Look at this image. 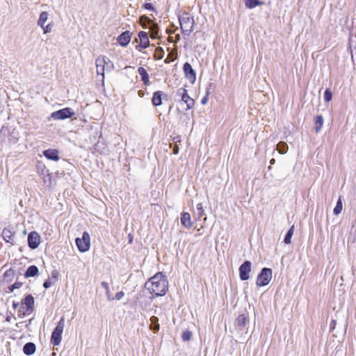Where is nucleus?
I'll list each match as a JSON object with an SVG mask.
<instances>
[{
  "mask_svg": "<svg viewBox=\"0 0 356 356\" xmlns=\"http://www.w3.org/2000/svg\"><path fill=\"white\" fill-rule=\"evenodd\" d=\"M145 286L155 296H162L168 290V282L165 275L158 273L146 282Z\"/></svg>",
  "mask_w": 356,
  "mask_h": 356,
  "instance_id": "1",
  "label": "nucleus"
},
{
  "mask_svg": "<svg viewBox=\"0 0 356 356\" xmlns=\"http://www.w3.org/2000/svg\"><path fill=\"white\" fill-rule=\"evenodd\" d=\"M97 74L102 76V81L104 79L105 71L111 72L114 69L113 63L105 56H99L96 60Z\"/></svg>",
  "mask_w": 356,
  "mask_h": 356,
  "instance_id": "2",
  "label": "nucleus"
},
{
  "mask_svg": "<svg viewBox=\"0 0 356 356\" xmlns=\"http://www.w3.org/2000/svg\"><path fill=\"white\" fill-rule=\"evenodd\" d=\"M179 19L182 33L189 35L193 31L195 24L193 17L189 13H184L179 17Z\"/></svg>",
  "mask_w": 356,
  "mask_h": 356,
  "instance_id": "3",
  "label": "nucleus"
},
{
  "mask_svg": "<svg viewBox=\"0 0 356 356\" xmlns=\"http://www.w3.org/2000/svg\"><path fill=\"white\" fill-rule=\"evenodd\" d=\"M64 326L65 320L64 318H61L51 334V342L54 346H58L60 343Z\"/></svg>",
  "mask_w": 356,
  "mask_h": 356,
  "instance_id": "4",
  "label": "nucleus"
},
{
  "mask_svg": "<svg viewBox=\"0 0 356 356\" xmlns=\"http://www.w3.org/2000/svg\"><path fill=\"white\" fill-rule=\"evenodd\" d=\"M272 279V270L264 268L257 277L256 284L258 286L267 285Z\"/></svg>",
  "mask_w": 356,
  "mask_h": 356,
  "instance_id": "5",
  "label": "nucleus"
},
{
  "mask_svg": "<svg viewBox=\"0 0 356 356\" xmlns=\"http://www.w3.org/2000/svg\"><path fill=\"white\" fill-rule=\"evenodd\" d=\"M76 244L80 252H85L88 251L90 247V238L89 234L84 232L83 233L82 238H77L76 239Z\"/></svg>",
  "mask_w": 356,
  "mask_h": 356,
  "instance_id": "6",
  "label": "nucleus"
},
{
  "mask_svg": "<svg viewBox=\"0 0 356 356\" xmlns=\"http://www.w3.org/2000/svg\"><path fill=\"white\" fill-rule=\"evenodd\" d=\"M74 115V112L70 108H64L51 114V118L54 120H65Z\"/></svg>",
  "mask_w": 356,
  "mask_h": 356,
  "instance_id": "7",
  "label": "nucleus"
},
{
  "mask_svg": "<svg viewBox=\"0 0 356 356\" xmlns=\"http://www.w3.org/2000/svg\"><path fill=\"white\" fill-rule=\"evenodd\" d=\"M177 95L181 97L182 102L186 104V109L189 110L193 107L194 100L189 97L187 90L184 88H179L177 92Z\"/></svg>",
  "mask_w": 356,
  "mask_h": 356,
  "instance_id": "8",
  "label": "nucleus"
},
{
  "mask_svg": "<svg viewBox=\"0 0 356 356\" xmlns=\"http://www.w3.org/2000/svg\"><path fill=\"white\" fill-rule=\"evenodd\" d=\"M48 16L47 12L43 11L40 13L38 21V24L43 29L44 33H50L52 29V25L51 24L45 25L48 19Z\"/></svg>",
  "mask_w": 356,
  "mask_h": 356,
  "instance_id": "9",
  "label": "nucleus"
},
{
  "mask_svg": "<svg viewBox=\"0 0 356 356\" xmlns=\"http://www.w3.org/2000/svg\"><path fill=\"white\" fill-rule=\"evenodd\" d=\"M251 270V262L245 261L239 267V275L241 280L245 281L249 279V273Z\"/></svg>",
  "mask_w": 356,
  "mask_h": 356,
  "instance_id": "10",
  "label": "nucleus"
},
{
  "mask_svg": "<svg viewBox=\"0 0 356 356\" xmlns=\"http://www.w3.org/2000/svg\"><path fill=\"white\" fill-rule=\"evenodd\" d=\"M40 243V236L36 232H31L28 236V244L31 249L37 248Z\"/></svg>",
  "mask_w": 356,
  "mask_h": 356,
  "instance_id": "11",
  "label": "nucleus"
},
{
  "mask_svg": "<svg viewBox=\"0 0 356 356\" xmlns=\"http://www.w3.org/2000/svg\"><path fill=\"white\" fill-rule=\"evenodd\" d=\"M184 72L185 73L186 77L188 79V81L191 83H194L196 80V74L193 69L191 65L188 63H186L184 65Z\"/></svg>",
  "mask_w": 356,
  "mask_h": 356,
  "instance_id": "12",
  "label": "nucleus"
},
{
  "mask_svg": "<svg viewBox=\"0 0 356 356\" xmlns=\"http://www.w3.org/2000/svg\"><path fill=\"white\" fill-rule=\"evenodd\" d=\"M138 38L140 40V44H138L136 48L138 51H142V49H146L149 44V39L147 37V33L145 31H140L138 33Z\"/></svg>",
  "mask_w": 356,
  "mask_h": 356,
  "instance_id": "13",
  "label": "nucleus"
},
{
  "mask_svg": "<svg viewBox=\"0 0 356 356\" xmlns=\"http://www.w3.org/2000/svg\"><path fill=\"white\" fill-rule=\"evenodd\" d=\"M15 232L12 230L11 228H4L2 232V236L6 242L9 243L12 245L15 243L14 239Z\"/></svg>",
  "mask_w": 356,
  "mask_h": 356,
  "instance_id": "14",
  "label": "nucleus"
},
{
  "mask_svg": "<svg viewBox=\"0 0 356 356\" xmlns=\"http://www.w3.org/2000/svg\"><path fill=\"white\" fill-rule=\"evenodd\" d=\"M22 305H24L26 307V311L24 312V314L26 312H31L34 305L33 297L31 295L26 296L22 301Z\"/></svg>",
  "mask_w": 356,
  "mask_h": 356,
  "instance_id": "15",
  "label": "nucleus"
},
{
  "mask_svg": "<svg viewBox=\"0 0 356 356\" xmlns=\"http://www.w3.org/2000/svg\"><path fill=\"white\" fill-rule=\"evenodd\" d=\"M131 33L127 31L120 34L118 38V42L122 47H126L130 42Z\"/></svg>",
  "mask_w": 356,
  "mask_h": 356,
  "instance_id": "16",
  "label": "nucleus"
},
{
  "mask_svg": "<svg viewBox=\"0 0 356 356\" xmlns=\"http://www.w3.org/2000/svg\"><path fill=\"white\" fill-rule=\"evenodd\" d=\"M181 224L184 226L186 228H190L192 227L193 224L191 222V218L189 213L184 212L181 215L180 218Z\"/></svg>",
  "mask_w": 356,
  "mask_h": 356,
  "instance_id": "17",
  "label": "nucleus"
},
{
  "mask_svg": "<svg viewBox=\"0 0 356 356\" xmlns=\"http://www.w3.org/2000/svg\"><path fill=\"white\" fill-rule=\"evenodd\" d=\"M43 154L46 158L50 160L58 161L59 159L58 152L56 149H47L44 151Z\"/></svg>",
  "mask_w": 356,
  "mask_h": 356,
  "instance_id": "18",
  "label": "nucleus"
},
{
  "mask_svg": "<svg viewBox=\"0 0 356 356\" xmlns=\"http://www.w3.org/2000/svg\"><path fill=\"white\" fill-rule=\"evenodd\" d=\"M23 352L26 355H31L35 352V345L32 342L26 343L23 347Z\"/></svg>",
  "mask_w": 356,
  "mask_h": 356,
  "instance_id": "19",
  "label": "nucleus"
},
{
  "mask_svg": "<svg viewBox=\"0 0 356 356\" xmlns=\"http://www.w3.org/2000/svg\"><path fill=\"white\" fill-rule=\"evenodd\" d=\"M148 22L149 24L150 37L152 38H156L159 34L158 25L152 22L149 19H148Z\"/></svg>",
  "mask_w": 356,
  "mask_h": 356,
  "instance_id": "20",
  "label": "nucleus"
},
{
  "mask_svg": "<svg viewBox=\"0 0 356 356\" xmlns=\"http://www.w3.org/2000/svg\"><path fill=\"white\" fill-rule=\"evenodd\" d=\"M138 72L140 75L141 79L144 82V83L145 85H148L149 83V75H148V73L147 72L146 70L143 67H140L138 69Z\"/></svg>",
  "mask_w": 356,
  "mask_h": 356,
  "instance_id": "21",
  "label": "nucleus"
},
{
  "mask_svg": "<svg viewBox=\"0 0 356 356\" xmlns=\"http://www.w3.org/2000/svg\"><path fill=\"white\" fill-rule=\"evenodd\" d=\"M161 95L162 92L161 91H156L154 92L152 99L153 105L158 106L162 104Z\"/></svg>",
  "mask_w": 356,
  "mask_h": 356,
  "instance_id": "22",
  "label": "nucleus"
},
{
  "mask_svg": "<svg viewBox=\"0 0 356 356\" xmlns=\"http://www.w3.org/2000/svg\"><path fill=\"white\" fill-rule=\"evenodd\" d=\"M314 129L315 131L318 133L321 131L323 125V118L321 115H316L314 118Z\"/></svg>",
  "mask_w": 356,
  "mask_h": 356,
  "instance_id": "23",
  "label": "nucleus"
},
{
  "mask_svg": "<svg viewBox=\"0 0 356 356\" xmlns=\"http://www.w3.org/2000/svg\"><path fill=\"white\" fill-rule=\"evenodd\" d=\"M245 4L247 8L252 9L257 7V6L263 5L264 2L258 0H245Z\"/></svg>",
  "mask_w": 356,
  "mask_h": 356,
  "instance_id": "24",
  "label": "nucleus"
},
{
  "mask_svg": "<svg viewBox=\"0 0 356 356\" xmlns=\"http://www.w3.org/2000/svg\"><path fill=\"white\" fill-rule=\"evenodd\" d=\"M159 318L156 316H152L150 318V325L149 328L154 332H157L159 330V324L158 323Z\"/></svg>",
  "mask_w": 356,
  "mask_h": 356,
  "instance_id": "25",
  "label": "nucleus"
},
{
  "mask_svg": "<svg viewBox=\"0 0 356 356\" xmlns=\"http://www.w3.org/2000/svg\"><path fill=\"white\" fill-rule=\"evenodd\" d=\"M204 214V211L202 203H199L196 206V211L194 212V216L197 219H200Z\"/></svg>",
  "mask_w": 356,
  "mask_h": 356,
  "instance_id": "26",
  "label": "nucleus"
},
{
  "mask_svg": "<svg viewBox=\"0 0 356 356\" xmlns=\"http://www.w3.org/2000/svg\"><path fill=\"white\" fill-rule=\"evenodd\" d=\"M38 269L35 266H31L28 268L25 273V277H30L37 275Z\"/></svg>",
  "mask_w": 356,
  "mask_h": 356,
  "instance_id": "27",
  "label": "nucleus"
},
{
  "mask_svg": "<svg viewBox=\"0 0 356 356\" xmlns=\"http://www.w3.org/2000/svg\"><path fill=\"white\" fill-rule=\"evenodd\" d=\"M101 284L106 291V295L107 296L108 300L110 301L113 300L114 298L111 295L108 284L106 282H102Z\"/></svg>",
  "mask_w": 356,
  "mask_h": 356,
  "instance_id": "28",
  "label": "nucleus"
},
{
  "mask_svg": "<svg viewBox=\"0 0 356 356\" xmlns=\"http://www.w3.org/2000/svg\"><path fill=\"white\" fill-rule=\"evenodd\" d=\"M277 149L280 154H285L288 150V145L284 142H280L277 145Z\"/></svg>",
  "mask_w": 356,
  "mask_h": 356,
  "instance_id": "29",
  "label": "nucleus"
},
{
  "mask_svg": "<svg viewBox=\"0 0 356 356\" xmlns=\"http://www.w3.org/2000/svg\"><path fill=\"white\" fill-rule=\"evenodd\" d=\"M342 209H343L342 200H341V197H339V198L337 202V204L333 210L334 214L339 215L341 212Z\"/></svg>",
  "mask_w": 356,
  "mask_h": 356,
  "instance_id": "30",
  "label": "nucleus"
},
{
  "mask_svg": "<svg viewBox=\"0 0 356 356\" xmlns=\"http://www.w3.org/2000/svg\"><path fill=\"white\" fill-rule=\"evenodd\" d=\"M294 231V226H291V227L289 229L288 232L286 233L285 237H284V243L286 244H289L291 242V237L293 234Z\"/></svg>",
  "mask_w": 356,
  "mask_h": 356,
  "instance_id": "31",
  "label": "nucleus"
},
{
  "mask_svg": "<svg viewBox=\"0 0 356 356\" xmlns=\"http://www.w3.org/2000/svg\"><path fill=\"white\" fill-rule=\"evenodd\" d=\"M247 322V318L244 314L239 315L236 318V323L239 327H244Z\"/></svg>",
  "mask_w": 356,
  "mask_h": 356,
  "instance_id": "32",
  "label": "nucleus"
},
{
  "mask_svg": "<svg viewBox=\"0 0 356 356\" xmlns=\"http://www.w3.org/2000/svg\"><path fill=\"white\" fill-rule=\"evenodd\" d=\"M332 94L329 88L326 89L324 94L325 101L329 102L332 99Z\"/></svg>",
  "mask_w": 356,
  "mask_h": 356,
  "instance_id": "33",
  "label": "nucleus"
},
{
  "mask_svg": "<svg viewBox=\"0 0 356 356\" xmlns=\"http://www.w3.org/2000/svg\"><path fill=\"white\" fill-rule=\"evenodd\" d=\"M191 332L190 331H185L183 332L182 339L184 341H188L191 337Z\"/></svg>",
  "mask_w": 356,
  "mask_h": 356,
  "instance_id": "34",
  "label": "nucleus"
},
{
  "mask_svg": "<svg viewBox=\"0 0 356 356\" xmlns=\"http://www.w3.org/2000/svg\"><path fill=\"white\" fill-rule=\"evenodd\" d=\"M54 284V282L51 280V279H48L47 280L44 284H43V286L46 289H48L49 288L51 285H53Z\"/></svg>",
  "mask_w": 356,
  "mask_h": 356,
  "instance_id": "35",
  "label": "nucleus"
},
{
  "mask_svg": "<svg viewBox=\"0 0 356 356\" xmlns=\"http://www.w3.org/2000/svg\"><path fill=\"white\" fill-rule=\"evenodd\" d=\"M22 284L21 282H15V283H14L13 284H12L9 287L10 291L12 292V291H13L14 289L20 288Z\"/></svg>",
  "mask_w": 356,
  "mask_h": 356,
  "instance_id": "36",
  "label": "nucleus"
},
{
  "mask_svg": "<svg viewBox=\"0 0 356 356\" xmlns=\"http://www.w3.org/2000/svg\"><path fill=\"white\" fill-rule=\"evenodd\" d=\"M209 90H207L206 92V95L201 100L202 104L205 105L207 104V102L209 101Z\"/></svg>",
  "mask_w": 356,
  "mask_h": 356,
  "instance_id": "37",
  "label": "nucleus"
},
{
  "mask_svg": "<svg viewBox=\"0 0 356 356\" xmlns=\"http://www.w3.org/2000/svg\"><path fill=\"white\" fill-rule=\"evenodd\" d=\"M124 296V293L123 291H120V292H118L116 294H115V296L113 297L114 299H116V300H120L122 299Z\"/></svg>",
  "mask_w": 356,
  "mask_h": 356,
  "instance_id": "38",
  "label": "nucleus"
},
{
  "mask_svg": "<svg viewBox=\"0 0 356 356\" xmlns=\"http://www.w3.org/2000/svg\"><path fill=\"white\" fill-rule=\"evenodd\" d=\"M58 273L56 270L53 271L51 273L52 277L51 280H52L54 282L57 280Z\"/></svg>",
  "mask_w": 356,
  "mask_h": 356,
  "instance_id": "39",
  "label": "nucleus"
},
{
  "mask_svg": "<svg viewBox=\"0 0 356 356\" xmlns=\"http://www.w3.org/2000/svg\"><path fill=\"white\" fill-rule=\"evenodd\" d=\"M156 54L161 53V55L158 57V59H161L163 57V53L162 48H161V47L156 48Z\"/></svg>",
  "mask_w": 356,
  "mask_h": 356,
  "instance_id": "40",
  "label": "nucleus"
},
{
  "mask_svg": "<svg viewBox=\"0 0 356 356\" xmlns=\"http://www.w3.org/2000/svg\"><path fill=\"white\" fill-rule=\"evenodd\" d=\"M178 152H179V147H178V146H177V145H175V146L174 147V148H173V153H174L175 154H178Z\"/></svg>",
  "mask_w": 356,
  "mask_h": 356,
  "instance_id": "41",
  "label": "nucleus"
},
{
  "mask_svg": "<svg viewBox=\"0 0 356 356\" xmlns=\"http://www.w3.org/2000/svg\"><path fill=\"white\" fill-rule=\"evenodd\" d=\"M18 303L17 302H13V306L14 308H17V307L18 306Z\"/></svg>",
  "mask_w": 356,
  "mask_h": 356,
  "instance_id": "42",
  "label": "nucleus"
},
{
  "mask_svg": "<svg viewBox=\"0 0 356 356\" xmlns=\"http://www.w3.org/2000/svg\"><path fill=\"white\" fill-rule=\"evenodd\" d=\"M275 163V159H272L270 161V163L271 165H273Z\"/></svg>",
  "mask_w": 356,
  "mask_h": 356,
  "instance_id": "43",
  "label": "nucleus"
},
{
  "mask_svg": "<svg viewBox=\"0 0 356 356\" xmlns=\"http://www.w3.org/2000/svg\"><path fill=\"white\" fill-rule=\"evenodd\" d=\"M176 40H179V35H177L176 36Z\"/></svg>",
  "mask_w": 356,
  "mask_h": 356,
  "instance_id": "44",
  "label": "nucleus"
},
{
  "mask_svg": "<svg viewBox=\"0 0 356 356\" xmlns=\"http://www.w3.org/2000/svg\"><path fill=\"white\" fill-rule=\"evenodd\" d=\"M149 6H150V4H149V3L146 4V8L149 7Z\"/></svg>",
  "mask_w": 356,
  "mask_h": 356,
  "instance_id": "45",
  "label": "nucleus"
}]
</instances>
